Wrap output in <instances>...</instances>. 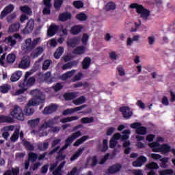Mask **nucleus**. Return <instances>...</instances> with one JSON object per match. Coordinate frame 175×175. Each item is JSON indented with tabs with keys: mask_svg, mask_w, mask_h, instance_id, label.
<instances>
[{
	"mask_svg": "<svg viewBox=\"0 0 175 175\" xmlns=\"http://www.w3.org/2000/svg\"><path fill=\"white\" fill-rule=\"evenodd\" d=\"M31 96L33 98H31L29 102L27 103V107H25V111H22V108H19L18 106H13V111H11L10 115L13 118H16L18 121H24V116H31L35 112L31 107L39 106L44 103V96L39 90H33L30 92Z\"/></svg>",
	"mask_w": 175,
	"mask_h": 175,
	"instance_id": "1",
	"label": "nucleus"
},
{
	"mask_svg": "<svg viewBox=\"0 0 175 175\" xmlns=\"http://www.w3.org/2000/svg\"><path fill=\"white\" fill-rule=\"evenodd\" d=\"M79 42H81V44L85 46L88 43V34L83 33L81 38L79 37H72V38L68 39V41L66 42V46L70 48H75V49H72V54L81 55L85 53V46H79L77 47H75L77 45H79Z\"/></svg>",
	"mask_w": 175,
	"mask_h": 175,
	"instance_id": "2",
	"label": "nucleus"
},
{
	"mask_svg": "<svg viewBox=\"0 0 175 175\" xmlns=\"http://www.w3.org/2000/svg\"><path fill=\"white\" fill-rule=\"evenodd\" d=\"M39 44V38L31 40V38H27L25 40V50H27V52H31V57L33 59L37 58L39 55H42V53H44V48L42 46H38L37 44Z\"/></svg>",
	"mask_w": 175,
	"mask_h": 175,
	"instance_id": "3",
	"label": "nucleus"
},
{
	"mask_svg": "<svg viewBox=\"0 0 175 175\" xmlns=\"http://www.w3.org/2000/svg\"><path fill=\"white\" fill-rule=\"evenodd\" d=\"M79 137H81L77 139L75 143H72V141H75V139H77ZM88 138H89L88 135L81 136V131L72 133V134H70V136H68L66 140L64 141V146H62V150H66L68 147H70L71 144H72V146L78 147L79 145H81V144H83L85 140H88Z\"/></svg>",
	"mask_w": 175,
	"mask_h": 175,
	"instance_id": "4",
	"label": "nucleus"
},
{
	"mask_svg": "<svg viewBox=\"0 0 175 175\" xmlns=\"http://www.w3.org/2000/svg\"><path fill=\"white\" fill-rule=\"evenodd\" d=\"M17 139H20L22 140V146H25V148H27V150L33 151L35 149V147L31 144V142H28L26 141V139H24V133L22 131H19V129H16V130L13 131V134L11 135V137L7 139V140L10 139L11 142L15 143L17 141Z\"/></svg>",
	"mask_w": 175,
	"mask_h": 175,
	"instance_id": "5",
	"label": "nucleus"
},
{
	"mask_svg": "<svg viewBox=\"0 0 175 175\" xmlns=\"http://www.w3.org/2000/svg\"><path fill=\"white\" fill-rule=\"evenodd\" d=\"M31 77V72H27L25 74V80L22 81V82H20V84H18V87H20V90H16V96L21 95L22 94H24V92H26V90H27L28 87H31L33 85V83H35V78L33 77Z\"/></svg>",
	"mask_w": 175,
	"mask_h": 175,
	"instance_id": "6",
	"label": "nucleus"
},
{
	"mask_svg": "<svg viewBox=\"0 0 175 175\" xmlns=\"http://www.w3.org/2000/svg\"><path fill=\"white\" fill-rule=\"evenodd\" d=\"M66 165V161L59 163V165H57V163H53L48 167V164L42 165V168L40 169V173L42 174H46L48 171L53 172V175H62V168H64V165Z\"/></svg>",
	"mask_w": 175,
	"mask_h": 175,
	"instance_id": "7",
	"label": "nucleus"
},
{
	"mask_svg": "<svg viewBox=\"0 0 175 175\" xmlns=\"http://www.w3.org/2000/svg\"><path fill=\"white\" fill-rule=\"evenodd\" d=\"M130 9L137 10V14L140 15L141 18H143V21H147V18L150 17V10L146 9L142 5L135 3L130 4Z\"/></svg>",
	"mask_w": 175,
	"mask_h": 175,
	"instance_id": "8",
	"label": "nucleus"
},
{
	"mask_svg": "<svg viewBox=\"0 0 175 175\" xmlns=\"http://www.w3.org/2000/svg\"><path fill=\"white\" fill-rule=\"evenodd\" d=\"M109 157H110V153H106V155L103 156V158H101L100 161L96 160V156L88 157V159H86V166L94 167V166H96V164L103 165Z\"/></svg>",
	"mask_w": 175,
	"mask_h": 175,
	"instance_id": "9",
	"label": "nucleus"
},
{
	"mask_svg": "<svg viewBox=\"0 0 175 175\" xmlns=\"http://www.w3.org/2000/svg\"><path fill=\"white\" fill-rule=\"evenodd\" d=\"M12 12H13V5H7V7H4V9L0 12V19L7 17V23H11L13 21V19H15V17H16L15 13L11 14ZM8 14H11L7 16L6 15H8Z\"/></svg>",
	"mask_w": 175,
	"mask_h": 175,
	"instance_id": "10",
	"label": "nucleus"
},
{
	"mask_svg": "<svg viewBox=\"0 0 175 175\" xmlns=\"http://www.w3.org/2000/svg\"><path fill=\"white\" fill-rule=\"evenodd\" d=\"M116 146V140H110L107 142V139H103V144H99L97 145V148L101 152H105L107 150V148H114Z\"/></svg>",
	"mask_w": 175,
	"mask_h": 175,
	"instance_id": "11",
	"label": "nucleus"
},
{
	"mask_svg": "<svg viewBox=\"0 0 175 175\" xmlns=\"http://www.w3.org/2000/svg\"><path fill=\"white\" fill-rule=\"evenodd\" d=\"M130 128L135 130L134 132H135L137 135H145L147 134V128L142 126L141 123L139 122L130 124Z\"/></svg>",
	"mask_w": 175,
	"mask_h": 175,
	"instance_id": "12",
	"label": "nucleus"
},
{
	"mask_svg": "<svg viewBox=\"0 0 175 175\" xmlns=\"http://www.w3.org/2000/svg\"><path fill=\"white\" fill-rule=\"evenodd\" d=\"M150 157H151L152 159L154 160H159L161 161V167L163 169L167 168V163L169 161V158L164 157L161 158V154H154L152 153L150 154Z\"/></svg>",
	"mask_w": 175,
	"mask_h": 175,
	"instance_id": "13",
	"label": "nucleus"
},
{
	"mask_svg": "<svg viewBox=\"0 0 175 175\" xmlns=\"http://www.w3.org/2000/svg\"><path fill=\"white\" fill-rule=\"evenodd\" d=\"M44 6L50 8V0H43ZM64 3V0H55L53 2V8H55V11H59L62 9V5Z\"/></svg>",
	"mask_w": 175,
	"mask_h": 175,
	"instance_id": "14",
	"label": "nucleus"
},
{
	"mask_svg": "<svg viewBox=\"0 0 175 175\" xmlns=\"http://www.w3.org/2000/svg\"><path fill=\"white\" fill-rule=\"evenodd\" d=\"M121 163H115L108 167V170H106V174H114L118 172H121Z\"/></svg>",
	"mask_w": 175,
	"mask_h": 175,
	"instance_id": "15",
	"label": "nucleus"
},
{
	"mask_svg": "<svg viewBox=\"0 0 175 175\" xmlns=\"http://www.w3.org/2000/svg\"><path fill=\"white\" fill-rule=\"evenodd\" d=\"M152 152H162L163 154H167L169 152V151H172V150H174V148H172L169 146V145L167 144H163L161 145L160 148H152Z\"/></svg>",
	"mask_w": 175,
	"mask_h": 175,
	"instance_id": "16",
	"label": "nucleus"
},
{
	"mask_svg": "<svg viewBox=\"0 0 175 175\" xmlns=\"http://www.w3.org/2000/svg\"><path fill=\"white\" fill-rule=\"evenodd\" d=\"M119 112H121V116L126 120L132 117V110L129 107H121V108H119Z\"/></svg>",
	"mask_w": 175,
	"mask_h": 175,
	"instance_id": "17",
	"label": "nucleus"
},
{
	"mask_svg": "<svg viewBox=\"0 0 175 175\" xmlns=\"http://www.w3.org/2000/svg\"><path fill=\"white\" fill-rule=\"evenodd\" d=\"M145 162H147V158L141 155V157L137 158V160L132 161V167H141V166H143V164H145Z\"/></svg>",
	"mask_w": 175,
	"mask_h": 175,
	"instance_id": "18",
	"label": "nucleus"
},
{
	"mask_svg": "<svg viewBox=\"0 0 175 175\" xmlns=\"http://www.w3.org/2000/svg\"><path fill=\"white\" fill-rule=\"evenodd\" d=\"M83 108H85V105L79 107H76L75 108L72 109H66L64 110V111H62V116H68L72 114L75 112L81 111L82 109H83Z\"/></svg>",
	"mask_w": 175,
	"mask_h": 175,
	"instance_id": "19",
	"label": "nucleus"
},
{
	"mask_svg": "<svg viewBox=\"0 0 175 175\" xmlns=\"http://www.w3.org/2000/svg\"><path fill=\"white\" fill-rule=\"evenodd\" d=\"M34 25L35 23H33V19H29V21L27 22V26H25V29H22V33L25 34L31 33Z\"/></svg>",
	"mask_w": 175,
	"mask_h": 175,
	"instance_id": "20",
	"label": "nucleus"
},
{
	"mask_svg": "<svg viewBox=\"0 0 175 175\" xmlns=\"http://www.w3.org/2000/svg\"><path fill=\"white\" fill-rule=\"evenodd\" d=\"M57 111V105L52 104L51 105L44 107V110L42 111V113L44 115H49L55 113Z\"/></svg>",
	"mask_w": 175,
	"mask_h": 175,
	"instance_id": "21",
	"label": "nucleus"
},
{
	"mask_svg": "<svg viewBox=\"0 0 175 175\" xmlns=\"http://www.w3.org/2000/svg\"><path fill=\"white\" fill-rule=\"evenodd\" d=\"M35 161H38L37 154L33 152L29 153V158H27V160L25 161V170H28V165H29V162H35Z\"/></svg>",
	"mask_w": 175,
	"mask_h": 175,
	"instance_id": "22",
	"label": "nucleus"
},
{
	"mask_svg": "<svg viewBox=\"0 0 175 175\" xmlns=\"http://www.w3.org/2000/svg\"><path fill=\"white\" fill-rule=\"evenodd\" d=\"M70 18H71L70 12H68L59 13V16H57V20L62 23L70 20Z\"/></svg>",
	"mask_w": 175,
	"mask_h": 175,
	"instance_id": "23",
	"label": "nucleus"
},
{
	"mask_svg": "<svg viewBox=\"0 0 175 175\" xmlns=\"http://www.w3.org/2000/svg\"><path fill=\"white\" fill-rule=\"evenodd\" d=\"M81 29H83V26H82L81 25H74L70 27V35L77 36L79 33H81Z\"/></svg>",
	"mask_w": 175,
	"mask_h": 175,
	"instance_id": "24",
	"label": "nucleus"
},
{
	"mask_svg": "<svg viewBox=\"0 0 175 175\" xmlns=\"http://www.w3.org/2000/svg\"><path fill=\"white\" fill-rule=\"evenodd\" d=\"M58 30L59 26L51 25V26L49 27V30L46 31V35L49 36V37H53V36H55V33H57V31Z\"/></svg>",
	"mask_w": 175,
	"mask_h": 175,
	"instance_id": "25",
	"label": "nucleus"
},
{
	"mask_svg": "<svg viewBox=\"0 0 175 175\" xmlns=\"http://www.w3.org/2000/svg\"><path fill=\"white\" fill-rule=\"evenodd\" d=\"M8 131H13V126H7L2 127V138L4 140L8 139Z\"/></svg>",
	"mask_w": 175,
	"mask_h": 175,
	"instance_id": "26",
	"label": "nucleus"
},
{
	"mask_svg": "<svg viewBox=\"0 0 175 175\" xmlns=\"http://www.w3.org/2000/svg\"><path fill=\"white\" fill-rule=\"evenodd\" d=\"M90 64H91V59L88 57H83V60H81V69L88 70L90 68Z\"/></svg>",
	"mask_w": 175,
	"mask_h": 175,
	"instance_id": "27",
	"label": "nucleus"
},
{
	"mask_svg": "<svg viewBox=\"0 0 175 175\" xmlns=\"http://www.w3.org/2000/svg\"><path fill=\"white\" fill-rule=\"evenodd\" d=\"M64 100L70 101L77 98V92H66L64 93Z\"/></svg>",
	"mask_w": 175,
	"mask_h": 175,
	"instance_id": "28",
	"label": "nucleus"
},
{
	"mask_svg": "<svg viewBox=\"0 0 175 175\" xmlns=\"http://www.w3.org/2000/svg\"><path fill=\"white\" fill-rule=\"evenodd\" d=\"M13 119H15V118L0 115V123H13Z\"/></svg>",
	"mask_w": 175,
	"mask_h": 175,
	"instance_id": "29",
	"label": "nucleus"
},
{
	"mask_svg": "<svg viewBox=\"0 0 175 175\" xmlns=\"http://www.w3.org/2000/svg\"><path fill=\"white\" fill-rule=\"evenodd\" d=\"M83 152V148H79L77 149V151L75 153L72 154V156L70 157V161H75L79 157L81 156V153Z\"/></svg>",
	"mask_w": 175,
	"mask_h": 175,
	"instance_id": "30",
	"label": "nucleus"
},
{
	"mask_svg": "<svg viewBox=\"0 0 175 175\" xmlns=\"http://www.w3.org/2000/svg\"><path fill=\"white\" fill-rule=\"evenodd\" d=\"M22 77V72L21 71H16V72H13L11 75V82H16L19 80V78Z\"/></svg>",
	"mask_w": 175,
	"mask_h": 175,
	"instance_id": "31",
	"label": "nucleus"
},
{
	"mask_svg": "<svg viewBox=\"0 0 175 175\" xmlns=\"http://www.w3.org/2000/svg\"><path fill=\"white\" fill-rule=\"evenodd\" d=\"M73 75H75V70L66 72V73L64 74H62V81L68 80V79L72 77Z\"/></svg>",
	"mask_w": 175,
	"mask_h": 175,
	"instance_id": "32",
	"label": "nucleus"
},
{
	"mask_svg": "<svg viewBox=\"0 0 175 175\" xmlns=\"http://www.w3.org/2000/svg\"><path fill=\"white\" fill-rule=\"evenodd\" d=\"M75 20L79 22H83L88 20V15L83 14V12H79L77 15H75Z\"/></svg>",
	"mask_w": 175,
	"mask_h": 175,
	"instance_id": "33",
	"label": "nucleus"
},
{
	"mask_svg": "<svg viewBox=\"0 0 175 175\" xmlns=\"http://www.w3.org/2000/svg\"><path fill=\"white\" fill-rule=\"evenodd\" d=\"M55 78L50 77V72H46V73H44V82L46 83V84L53 83Z\"/></svg>",
	"mask_w": 175,
	"mask_h": 175,
	"instance_id": "34",
	"label": "nucleus"
},
{
	"mask_svg": "<svg viewBox=\"0 0 175 175\" xmlns=\"http://www.w3.org/2000/svg\"><path fill=\"white\" fill-rule=\"evenodd\" d=\"M116 9V5L114 4V2H108L106 3V6L103 8V10H106V12L114 10Z\"/></svg>",
	"mask_w": 175,
	"mask_h": 175,
	"instance_id": "35",
	"label": "nucleus"
},
{
	"mask_svg": "<svg viewBox=\"0 0 175 175\" xmlns=\"http://www.w3.org/2000/svg\"><path fill=\"white\" fill-rule=\"evenodd\" d=\"M29 65V61H28V57H25L22 58V61L20 62V68L25 69L28 68Z\"/></svg>",
	"mask_w": 175,
	"mask_h": 175,
	"instance_id": "36",
	"label": "nucleus"
},
{
	"mask_svg": "<svg viewBox=\"0 0 175 175\" xmlns=\"http://www.w3.org/2000/svg\"><path fill=\"white\" fill-rule=\"evenodd\" d=\"M27 124H29V126L33 129L37 127V125L39 124V118L32 119L27 122Z\"/></svg>",
	"mask_w": 175,
	"mask_h": 175,
	"instance_id": "37",
	"label": "nucleus"
},
{
	"mask_svg": "<svg viewBox=\"0 0 175 175\" xmlns=\"http://www.w3.org/2000/svg\"><path fill=\"white\" fill-rule=\"evenodd\" d=\"M84 103H85V97L83 96H79V98L72 100V104L75 105V106L80 105Z\"/></svg>",
	"mask_w": 175,
	"mask_h": 175,
	"instance_id": "38",
	"label": "nucleus"
},
{
	"mask_svg": "<svg viewBox=\"0 0 175 175\" xmlns=\"http://www.w3.org/2000/svg\"><path fill=\"white\" fill-rule=\"evenodd\" d=\"M19 30V23H13L10 26H9V32L13 33L16 32Z\"/></svg>",
	"mask_w": 175,
	"mask_h": 175,
	"instance_id": "39",
	"label": "nucleus"
},
{
	"mask_svg": "<svg viewBox=\"0 0 175 175\" xmlns=\"http://www.w3.org/2000/svg\"><path fill=\"white\" fill-rule=\"evenodd\" d=\"M62 54H64V48H57V51H55V53L53 54V57L55 59H59V57H62Z\"/></svg>",
	"mask_w": 175,
	"mask_h": 175,
	"instance_id": "40",
	"label": "nucleus"
},
{
	"mask_svg": "<svg viewBox=\"0 0 175 175\" xmlns=\"http://www.w3.org/2000/svg\"><path fill=\"white\" fill-rule=\"evenodd\" d=\"M81 124H83L94 122V118H92V117L81 118Z\"/></svg>",
	"mask_w": 175,
	"mask_h": 175,
	"instance_id": "41",
	"label": "nucleus"
},
{
	"mask_svg": "<svg viewBox=\"0 0 175 175\" xmlns=\"http://www.w3.org/2000/svg\"><path fill=\"white\" fill-rule=\"evenodd\" d=\"M146 168L150 170H158V164L154 162L146 164Z\"/></svg>",
	"mask_w": 175,
	"mask_h": 175,
	"instance_id": "42",
	"label": "nucleus"
},
{
	"mask_svg": "<svg viewBox=\"0 0 175 175\" xmlns=\"http://www.w3.org/2000/svg\"><path fill=\"white\" fill-rule=\"evenodd\" d=\"M11 90V86L8 85H2L0 86V93L6 94L8 93V90Z\"/></svg>",
	"mask_w": 175,
	"mask_h": 175,
	"instance_id": "43",
	"label": "nucleus"
},
{
	"mask_svg": "<svg viewBox=\"0 0 175 175\" xmlns=\"http://www.w3.org/2000/svg\"><path fill=\"white\" fill-rule=\"evenodd\" d=\"M175 175V172H174V170H163L161 171H159V175Z\"/></svg>",
	"mask_w": 175,
	"mask_h": 175,
	"instance_id": "44",
	"label": "nucleus"
},
{
	"mask_svg": "<svg viewBox=\"0 0 175 175\" xmlns=\"http://www.w3.org/2000/svg\"><path fill=\"white\" fill-rule=\"evenodd\" d=\"M20 12L27 14H31V8H28L27 5L20 6Z\"/></svg>",
	"mask_w": 175,
	"mask_h": 175,
	"instance_id": "45",
	"label": "nucleus"
},
{
	"mask_svg": "<svg viewBox=\"0 0 175 175\" xmlns=\"http://www.w3.org/2000/svg\"><path fill=\"white\" fill-rule=\"evenodd\" d=\"M129 141H126L123 142V148H126V150H123V154H129V151L132 150V148H130L129 147Z\"/></svg>",
	"mask_w": 175,
	"mask_h": 175,
	"instance_id": "46",
	"label": "nucleus"
},
{
	"mask_svg": "<svg viewBox=\"0 0 175 175\" xmlns=\"http://www.w3.org/2000/svg\"><path fill=\"white\" fill-rule=\"evenodd\" d=\"M72 6L75 7V9H81L83 8V2L81 1H72Z\"/></svg>",
	"mask_w": 175,
	"mask_h": 175,
	"instance_id": "47",
	"label": "nucleus"
},
{
	"mask_svg": "<svg viewBox=\"0 0 175 175\" xmlns=\"http://www.w3.org/2000/svg\"><path fill=\"white\" fill-rule=\"evenodd\" d=\"M5 42H7V44H9V46L11 47H13V46H15V44L17 43L16 41L13 40V38L11 36L8 37L7 39H5Z\"/></svg>",
	"mask_w": 175,
	"mask_h": 175,
	"instance_id": "48",
	"label": "nucleus"
},
{
	"mask_svg": "<svg viewBox=\"0 0 175 175\" xmlns=\"http://www.w3.org/2000/svg\"><path fill=\"white\" fill-rule=\"evenodd\" d=\"M50 59L44 60V62L42 63V70H48V67L50 66Z\"/></svg>",
	"mask_w": 175,
	"mask_h": 175,
	"instance_id": "49",
	"label": "nucleus"
},
{
	"mask_svg": "<svg viewBox=\"0 0 175 175\" xmlns=\"http://www.w3.org/2000/svg\"><path fill=\"white\" fill-rule=\"evenodd\" d=\"M13 62H15V55L11 53L7 55V63L13 64Z\"/></svg>",
	"mask_w": 175,
	"mask_h": 175,
	"instance_id": "50",
	"label": "nucleus"
},
{
	"mask_svg": "<svg viewBox=\"0 0 175 175\" xmlns=\"http://www.w3.org/2000/svg\"><path fill=\"white\" fill-rule=\"evenodd\" d=\"M55 124H57V122H44L40 127H41L43 129H46V128H50V126H53V125Z\"/></svg>",
	"mask_w": 175,
	"mask_h": 175,
	"instance_id": "51",
	"label": "nucleus"
},
{
	"mask_svg": "<svg viewBox=\"0 0 175 175\" xmlns=\"http://www.w3.org/2000/svg\"><path fill=\"white\" fill-rule=\"evenodd\" d=\"M7 172L13 174V175H18L19 174V168L18 167L12 168L11 170H7V171L4 172V173H7Z\"/></svg>",
	"mask_w": 175,
	"mask_h": 175,
	"instance_id": "52",
	"label": "nucleus"
},
{
	"mask_svg": "<svg viewBox=\"0 0 175 175\" xmlns=\"http://www.w3.org/2000/svg\"><path fill=\"white\" fill-rule=\"evenodd\" d=\"M46 149H48V143L46 142L42 143V144L38 146V150H40V151H44Z\"/></svg>",
	"mask_w": 175,
	"mask_h": 175,
	"instance_id": "53",
	"label": "nucleus"
},
{
	"mask_svg": "<svg viewBox=\"0 0 175 175\" xmlns=\"http://www.w3.org/2000/svg\"><path fill=\"white\" fill-rule=\"evenodd\" d=\"M122 134H123V137H120V140L125 141L129 138V137L128 135H129V130H123Z\"/></svg>",
	"mask_w": 175,
	"mask_h": 175,
	"instance_id": "54",
	"label": "nucleus"
},
{
	"mask_svg": "<svg viewBox=\"0 0 175 175\" xmlns=\"http://www.w3.org/2000/svg\"><path fill=\"white\" fill-rule=\"evenodd\" d=\"M55 159H57L58 161H64V159H66V154H62L61 152H57V157H56Z\"/></svg>",
	"mask_w": 175,
	"mask_h": 175,
	"instance_id": "55",
	"label": "nucleus"
},
{
	"mask_svg": "<svg viewBox=\"0 0 175 175\" xmlns=\"http://www.w3.org/2000/svg\"><path fill=\"white\" fill-rule=\"evenodd\" d=\"M64 88L62 86V84L57 83L55 85L53 86V90L55 91V92L62 90V88Z\"/></svg>",
	"mask_w": 175,
	"mask_h": 175,
	"instance_id": "56",
	"label": "nucleus"
},
{
	"mask_svg": "<svg viewBox=\"0 0 175 175\" xmlns=\"http://www.w3.org/2000/svg\"><path fill=\"white\" fill-rule=\"evenodd\" d=\"M81 76H82L81 72H77V75H75V77H72V82L81 80Z\"/></svg>",
	"mask_w": 175,
	"mask_h": 175,
	"instance_id": "57",
	"label": "nucleus"
},
{
	"mask_svg": "<svg viewBox=\"0 0 175 175\" xmlns=\"http://www.w3.org/2000/svg\"><path fill=\"white\" fill-rule=\"evenodd\" d=\"M117 72H119V76L123 77L125 75V71L123 70V67H117Z\"/></svg>",
	"mask_w": 175,
	"mask_h": 175,
	"instance_id": "58",
	"label": "nucleus"
},
{
	"mask_svg": "<svg viewBox=\"0 0 175 175\" xmlns=\"http://www.w3.org/2000/svg\"><path fill=\"white\" fill-rule=\"evenodd\" d=\"M123 137V135H121V134L116 133L115 135H112V139L110 140H120V138Z\"/></svg>",
	"mask_w": 175,
	"mask_h": 175,
	"instance_id": "59",
	"label": "nucleus"
},
{
	"mask_svg": "<svg viewBox=\"0 0 175 175\" xmlns=\"http://www.w3.org/2000/svg\"><path fill=\"white\" fill-rule=\"evenodd\" d=\"M59 120V116H55L52 119H49V121L44 122V123H57V120Z\"/></svg>",
	"mask_w": 175,
	"mask_h": 175,
	"instance_id": "60",
	"label": "nucleus"
},
{
	"mask_svg": "<svg viewBox=\"0 0 175 175\" xmlns=\"http://www.w3.org/2000/svg\"><path fill=\"white\" fill-rule=\"evenodd\" d=\"M161 103H162L163 105L168 106L169 105V100H167V97L163 96L162 100H161Z\"/></svg>",
	"mask_w": 175,
	"mask_h": 175,
	"instance_id": "61",
	"label": "nucleus"
},
{
	"mask_svg": "<svg viewBox=\"0 0 175 175\" xmlns=\"http://www.w3.org/2000/svg\"><path fill=\"white\" fill-rule=\"evenodd\" d=\"M113 133H114L113 127L108 128V131H106V136H111Z\"/></svg>",
	"mask_w": 175,
	"mask_h": 175,
	"instance_id": "62",
	"label": "nucleus"
},
{
	"mask_svg": "<svg viewBox=\"0 0 175 175\" xmlns=\"http://www.w3.org/2000/svg\"><path fill=\"white\" fill-rule=\"evenodd\" d=\"M42 14L44 15L50 14V7L44 8L43 10H42Z\"/></svg>",
	"mask_w": 175,
	"mask_h": 175,
	"instance_id": "63",
	"label": "nucleus"
},
{
	"mask_svg": "<svg viewBox=\"0 0 175 175\" xmlns=\"http://www.w3.org/2000/svg\"><path fill=\"white\" fill-rule=\"evenodd\" d=\"M144 139H146V140L149 142H152V141H154V135H152V134L148 135V136L144 137Z\"/></svg>",
	"mask_w": 175,
	"mask_h": 175,
	"instance_id": "64",
	"label": "nucleus"
}]
</instances>
